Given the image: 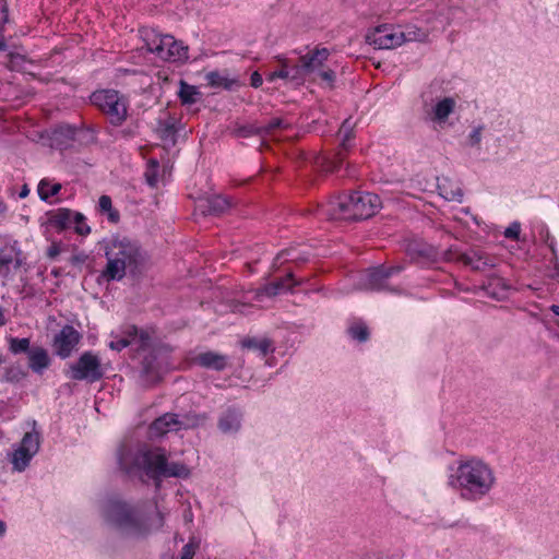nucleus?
<instances>
[{"label":"nucleus","mask_w":559,"mask_h":559,"mask_svg":"<svg viewBox=\"0 0 559 559\" xmlns=\"http://www.w3.org/2000/svg\"><path fill=\"white\" fill-rule=\"evenodd\" d=\"M284 259L285 261H292L296 263H304L309 260V253L305 251H300L296 248H289L281 251L276 258L275 261Z\"/></svg>","instance_id":"32"},{"label":"nucleus","mask_w":559,"mask_h":559,"mask_svg":"<svg viewBox=\"0 0 559 559\" xmlns=\"http://www.w3.org/2000/svg\"><path fill=\"white\" fill-rule=\"evenodd\" d=\"M126 334V336L120 337L117 341H111L108 346L114 350L120 352L138 341V329L135 326H130Z\"/></svg>","instance_id":"30"},{"label":"nucleus","mask_w":559,"mask_h":559,"mask_svg":"<svg viewBox=\"0 0 559 559\" xmlns=\"http://www.w3.org/2000/svg\"><path fill=\"white\" fill-rule=\"evenodd\" d=\"M9 349L13 353V354H21V353H27L32 349L31 348V341L29 338H17V337H11L9 340Z\"/></svg>","instance_id":"36"},{"label":"nucleus","mask_w":559,"mask_h":559,"mask_svg":"<svg viewBox=\"0 0 559 559\" xmlns=\"http://www.w3.org/2000/svg\"><path fill=\"white\" fill-rule=\"evenodd\" d=\"M195 361L203 368L222 371L228 366L229 359L226 355L210 350L199 354Z\"/></svg>","instance_id":"20"},{"label":"nucleus","mask_w":559,"mask_h":559,"mask_svg":"<svg viewBox=\"0 0 559 559\" xmlns=\"http://www.w3.org/2000/svg\"><path fill=\"white\" fill-rule=\"evenodd\" d=\"M12 263V257L0 251V276L9 274V266Z\"/></svg>","instance_id":"45"},{"label":"nucleus","mask_w":559,"mask_h":559,"mask_svg":"<svg viewBox=\"0 0 559 559\" xmlns=\"http://www.w3.org/2000/svg\"><path fill=\"white\" fill-rule=\"evenodd\" d=\"M287 82L295 85H300L305 82L307 74L304 71L302 63L299 61L297 64H290L287 60Z\"/></svg>","instance_id":"33"},{"label":"nucleus","mask_w":559,"mask_h":559,"mask_svg":"<svg viewBox=\"0 0 559 559\" xmlns=\"http://www.w3.org/2000/svg\"><path fill=\"white\" fill-rule=\"evenodd\" d=\"M27 356L28 367L35 373L41 374L50 366L51 359L47 349L43 347H33Z\"/></svg>","instance_id":"22"},{"label":"nucleus","mask_w":559,"mask_h":559,"mask_svg":"<svg viewBox=\"0 0 559 559\" xmlns=\"http://www.w3.org/2000/svg\"><path fill=\"white\" fill-rule=\"evenodd\" d=\"M146 340H147V336H144V334L142 333L141 337H140V341H139L140 346H143L145 344Z\"/></svg>","instance_id":"57"},{"label":"nucleus","mask_w":559,"mask_h":559,"mask_svg":"<svg viewBox=\"0 0 559 559\" xmlns=\"http://www.w3.org/2000/svg\"><path fill=\"white\" fill-rule=\"evenodd\" d=\"M484 129H485L484 126H477L472 129V131L468 133L467 139H466V144L469 147L477 148V150L480 148Z\"/></svg>","instance_id":"37"},{"label":"nucleus","mask_w":559,"mask_h":559,"mask_svg":"<svg viewBox=\"0 0 559 559\" xmlns=\"http://www.w3.org/2000/svg\"><path fill=\"white\" fill-rule=\"evenodd\" d=\"M98 207L102 213L107 214L108 219L111 223H117L119 221V213L118 211L112 209V202L110 197L102 195L98 200Z\"/></svg>","instance_id":"35"},{"label":"nucleus","mask_w":559,"mask_h":559,"mask_svg":"<svg viewBox=\"0 0 559 559\" xmlns=\"http://www.w3.org/2000/svg\"><path fill=\"white\" fill-rule=\"evenodd\" d=\"M405 40V34L391 25H379L366 34V41L377 49H393Z\"/></svg>","instance_id":"11"},{"label":"nucleus","mask_w":559,"mask_h":559,"mask_svg":"<svg viewBox=\"0 0 559 559\" xmlns=\"http://www.w3.org/2000/svg\"><path fill=\"white\" fill-rule=\"evenodd\" d=\"M178 416L175 414H165L155 419L150 426L152 437H162L169 431H178Z\"/></svg>","instance_id":"19"},{"label":"nucleus","mask_w":559,"mask_h":559,"mask_svg":"<svg viewBox=\"0 0 559 559\" xmlns=\"http://www.w3.org/2000/svg\"><path fill=\"white\" fill-rule=\"evenodd\" d=\"M329 55L330 52L326 48H321L301 56L299 59L307 76H311L313 80L319 78L329 85H332L335 80V72L331 69H324V62L328 60Z\"/></svg>","instance_id":"10"},{"label":"nucleus","mask_w":559,"mask_h":559,"mask_svg":"<svg viewBox=\"0 0 559 559\" xmlns=\"http://www.w3.org/2000/svg\"><path fill=\"white\" fill-rule=\"evenodd\" d=\"M118 461L121 469L133 476L144 473L156 479L159 477L186 478L190 475V469L185 464L169 463L166 451L160 448L122 447L118 453Z\"/></svg>","instance_id":"2"},{"label":"nucleus","mask_w":559,"mask_h":559,"mask_svg":"<svg viewBox=\"0 0 559 559\" xmlns=\"http://www.w3.org/2000/svg\"><path fill=\"white\" fill-rule=\"evenodd\" d=\"M444 257L447 260H454V253L452 249H449ZM456 259L464 263L465 265L471 266L475 271H484L487 267L495 266V261L488 254L483 251L472 250L469 252L457 254Z\"/></svg>","instance_id":"14"},{"label":"nucleus","mask_w":559,"mask_h":559,"mask_svg":"<svg viewBox=\"0 0 559 559\" xmlns=\"http://www.w3.org/2000/svg\"><path fill=\"white\" fill-rule=\"evenodd\" d=\"M316 165L321 168L322 171H334L337 168V163L331 160L324 156H318L316 158Z\"/></svg>","instance_id":"43"},{"label":"nucleus","mask_w":559,"mask_h":559,"mask_svg":"<svg viewBox=\"0 0 559 559\" xmlns=\"http://www.w3.org/2000/svg\"><path fill=\"white\" fill-rule=\"evenodd\" d=\"M104 376L100 359L92 352L83 353L80 358L70 365L69 378L75 381L96 382Z\"/></svg>","instance_id":"9"},{"label":"nucleus","mask_w":559,"mask_h":559,"mask_svg":"<svg viewBox=\"0 0 559 559\" xmlns=\"http://www.w3.org/2000/svg\"><path fill=\"white\" fill-rule=\"evenodd\" d=\"M7 531V525L4 522L0 521V536H3Z\"/></svg>","instance_id":"55"},{"label":"nucleus","mask_w":559,"mask_h":559,"mask_svg":"<svg viewBox=\"0 0 559 559\" xmlns=\"http://www.w3.org/2000/svg\"><path fill=\"white\" fill-rule=\"evenodd\" d=\"M349 335L359 342H365L368 340L369 333L368 329L365 324L358 323L355 325H352L348 330Z\"/></svg>","instance_id":"40"},{"label":"nucleus","mask_w":559,"mask_h":559,"mask_svg":"<svg viewBox=\"0 0 559 559\" xmlns=\"http://www.w3.org/2000/svg\"><path fill=\"white\" fill-rule=\"evenodd\" d=\"M23 438L13 450L10 459L12 469L17 473L24 472L29 466L41 444V432L35 419L27 420Z\"/></svg>","instance_id":"6"},{"label":"nucleus","mask_w":559,"mask_h":559,"mask_svg":"<svg viewBox=\"0 0 559 559\" xmlns=\"http://www.w3.org/2000/svg\"><path fill=\"white\" fill-rule=\"evenodd\" d=\"M99 511L104 523L128 539H143L164 524L163 514L147 501L112 497L100 503Z\"/></svg>","instance_id":"1"},{"label":"nucleus","mask_w":559,"mask_h":559,"mask_svg":"<svg viewBox=\"0 0 559 559\" xmlns=\"http://www.w3.org/2000/svg\"><path fill=\"white\" fill-rule=\"evenodd\" d=\"M197 548L198 544H195L192 540L189 542L187 545L182 547L180 559H193Z\"/></svg>","instance_id":"46"},{"label":"nucleus","mask_w":559,"mask_h":559,"mask_svg":"<svg viewBox=\"0 0 559 559\" xmlns=\"http://www.w3.org/2000/svg\"><path fill=\"white\" fill-rule=\"evenodd\" d=\"M81 338L82 335L72 325H64L53 337L52 347L56 355L62 359L70 357Z\"/></svg>","instance_id":"12"},{"label":"nucleus","mask_w":559,"mask_h":559,"mask_svg":"<svg viewBox=\"0 0 559 559\" xmlns=\"http://www.w3.org/2000/svg\"><path fill=\"white\" fill-rule=\"evenodd\" d=\"M550 310H551L556 316H558V317H559V306H557V305H552V306L550 307Z\"/></svg>","instance_id":"56"},{"label":"nucleus","mask_w":559,"mask_h":559,"mask_svg":"<svg viewBox=\"0 0 559 559\" xmlns=\"http://www.w3.org/2000/svg\"><path fill=\"white\" fill-rule=\"evenodd\" d=\"M438 190L439 194L447 201L462 202V189L450 180L443 179L442 182L438 185Z\"/></svg>","instance_id":"24"},{"label":"nucleus","mask_w":559,"mask_h":559,"mask_svg":"<svg viewBox=\"0 0 559 559\" xmlns=\"http://www.w3.org/2000/svg\"><path fill=\"white\" fill-rule=\"evenodd\" d=\"M58 253H59V250H58V248H57V247H51V248L49 249V251H48V255H49L50 258L56 257Z\"/></svg>","instance_id":"52"},{"label":"nucleus","mask_w":559,"mask_h":559,"mask_svg":"<svg viewBox=\"0 0 559 559\" xmlns=\"http://www.w3.org/2000/svg\"><path fill=\"white\" fill-rule=\"evenodd\" d=\"M60 190V183H51L48 179H41L37 188L38 195L43 201H47L50 197L58 194Z\"/></svg>","instance_id":"34"},{"label":"nucleus","mask_w":559,"mask_h":559,"mask_svg":"<svg viewBox=\"0 0 559 559\" xmlns=\"http://www.w3.org/2000/svg\"><path fill=\"white\" fill-rule=\"evenodd\" d=\"M177 120L174 117H169L165 121H159L157 132L162 140L175 144L177 134Z\"/></svg>","instance_id":"28"},{"label":"nucleus","mask_w":559,"mask_h":559,"mask_svg":"<svg viewBox=\"0 0 559 559\" xmlns=\"http://www.w3.org/2000/svg\"><path fill=\"white\" fill-rule=\"evenodd\" d=\"M455 105L456 103L454 98L444 97L438 100L433 106L425 109L426 118L442 127L447 122L449 116L454 111Z\"/></svg>","instance_id":"15"},{"label":"nucleus","mask_w":559,"mask_h":559,"mask_svg":"<svg viewBox=\"0 0 559 559\" xmlns=\"http://www.w3.org/2000/svg\"><path fill=\"white\" fill-rule=\"evenodd\" d=\"M205 80L207 84L215 88H225L230 90L234 84H236V80L230 79L226 73H222L218 71H211L205 74Z\"/></svg>","instance_id":"27"},{"label":"nucleus","mask_w":559,"mask_h":559,"mask_svg":"<svg viewBox=\"0 0 559 559\" xmlns=\"http://www.w3.org/2000/svg\"><path fill=\"white\" fill-rule=\"evenodd\" d=\"M207 421L205 414H186L181 418L178 417L179 430L192 429L203 426Z\"/></svg>","instance_id":"29"},{"label":"nucleus","mask_w":559,"mask_h":559,"mask_svg":"<svg viewBox=\"0 0 559 559\" xmlns=\"http://www.w3.org/2000/svg\"><path fill=\"white\" fill-rule=\"evenodd\" d=\"M353 126L354 124L349 121V119H346L338 130L337 135L341 139L342 146L344 148H346V142L349 141L353 136Z\"/></svg>","instance_id":"42"},{"label":"nucleus","mask_w":559,"mask_h":559,"mask_svg":"<svg viewBox=\"0 0 559 559\" xmlns=\"http://www.w3.org/2000/svg\"><path fill=\"white\" fill-rule=\"evenodd\" d=\"M298 283L294 281L293 273H288L286 277L280 278L277 281L264 285L261 288H258L254 292V299L260 301L262 300L263 296L274 297L283 292L292 289Z\"/></svg>","instance_id":"16"},{"label":"nucleus","mask_w":559,"mask_h":559,"mask_svg":"<svg viewBox=\"0 0 559 559\" xmlns=\"http://www.w3.org/2000/svg\"><path fill=\"white\" fill-rule=\"evenodd\" d=\"M278 61H280V66H281L280 69L271 72L266 76V80L269 82H273L276 79H282V80L287 81V75H288V73H287V59L286 58H280Z\"/></svg>","instance_id":"41"},{"label":"nucleus","mask_w":559,"mask_h":559,"mask_svg":"<svg viewBox=\"0 0 559 559\" xmlns=\"http://www.w3.org/2000/svg\"><path fill=\"white\" fill-rule=\"evenodd\" d=\"M75 213L69 209H58L51 214L50 223L61 229L72 228Z\"/></svg>","instance_id":"26"},{"label":"nucleus","mask_w":559,"mask_h":559,"mask_svg":"<svg viewBox=\"0 0 559 559\" xmlns=\"http://www.w3.org/2000/svg\"><path fill=\"white\" fill-rule=\"evenodd\" d=\"M3 362L2 356L0 355V365Z\"/></svg>","instance_id":"59"},{"label":"nucleus","mask_w":559,"mask_h":559,"mask_svg":"<svg viewBox=\"0 0 559 559\" xmlns=\"http://www.w3.org/2000/svg\"><path fill=\"white\" fill-rule=\"evenodd\" d=\"M241 345L243 348L258 352L261 356H265L269 353L274 350L271 340H269L266 337H263V338L249 337V338L243 340L241 342Z\"/></svg>","instance_id":"25"},{"label":"nucleus","mask_w":559,"mask_h":559,"mask_svg":"<svg viewBox=\"0 0 559 559\" xmlns=\"http://www.w3.org/2000/svg\"><path fill=\"white\" fill-rule=\"evenodd\" d=\"M13 87L10 83H3L0 86V99L10 100L13 96Z\"/></svg>","instance_id":"48"},{"label":"nucleus","mask_w":559,"mask_h":559,"mask_svg":"<svg viewBox=\"0 0 559 559\" xmlns=\"http://www.w3.org/2000/svg\"><path fill=\"white\" fill-rule=\"evenodd\" d=\"M162 364L155 352L148 353L142 360L141 376L146 384L156 383L160 379Z\"/></svg>","instance_id":"18"},{"label":"nucleus","mask_w":559,"mask_h":559,"mask_svg":"<svg viewBox=\"0 0 559 559\" xmlns=\"http://www.w3.org/2000/svg\"><path fill=\"white\" fill-rule=\"evenodd\" d=\"M24 372L17 367H11L5 370L4 380L8 382H17L24 378Z\"/></svg>","instance_id":"44"},{"label":"nucleus","mask_w":559,"mask_h":559,"mask_svg":"<svg viewBox=\"0 0 559 559\" xmlns=\"http://www.w3.org/2000/svg\"><path fill=\"white\" fill-rule=\"evenodd\" d=\"M5 323H7V320L4 318L2 308L0 307V326L4 325Z\"/></svg>","instance_id":"54"},{"label":"nucleus","mask_w":559,"mask_h":559,"mask_svg":"<svg viewBox=\"0 0 559 559\" xmlns=\"http://www.w3.org/2000/svg\"><path fill=\"white\" fill-rule=\"evenodd\" d=\"M242 413L236 407H228L217 420V427L224 435H235L241 428Z\"/></svg>","instance_id":"17"},{"label":"nucleus","mask_w":559,"mask_h":559,"mask_svg":"<svg viewBox=\"0 0 559 559\" xmlns=\"http://www.w3.org/2000/svg\"><path fill=\"white\" fill-rule=\"evenodd\" d=\"M92 103L106 115L112 126H121L128 116V103L123 95L115 90L94 92Z\"/></svg>","instance_id":"7"},{"label":"nucleus","mask_w":559,"mask_h":559,"mask_svg":"<svg viewBox=\"0 0 559 559\" xmlns=\"http://www.w3.org/2000/svg\"><path fill=\"white\" fill-rule=\"evenodd\" d=\"M147 50L169 62H186L189 58L188 46L168 34H154L146 38Z\"/></svg>","instance_id":"8"},{"label":"nucleus","mask_w":559,"mask_h":559,"mask_svg":"<svg viewBox=\"0 0 559 559\" xmlns=\"http://www.w3.org/2000/svg\"><path fill=\"white\" fill-rule=\"evenodd\" d=\"M28 193H29V189L27 188V186H24V187L22 188L21 192H20V198H22V199H23V198L27 197V195H28Z\"/></svg>","instance_id":"53"},{"label":"nucleus","mask_w":559,"mask_h":559,"mask_svg":"<svg viewBox=\"0 0 559 559\" xmlns=\"http://www.w3.org/2000/svg\"><path fill=\"white\" fill-rule=\"evenodd\" d=\"M521 231V225L520 223H512L506 230H504V237L510 239H518Z\"/></svg>","instance_id":"47"},{"label":"nucleus","mask_w":559,"mask_h":559,"mask_svg":"<svg viewBox=\"0 0 559 559\" xmlns=\"http://www.w3.org/2000/svg\"><path fill=\"white\" fill-rule=\"evenodd\" d=\"M72 227L81 236H86L91 233L90 226L85 223V216L80 212L75 213Z\"/></svg>","instance_id":"39"},{"label":"nucleus","mask_w":559,"mask_h":559,"mask_svg":"<svg viewBox=\"0 0 559 559\" xmlns=\"http://www.w3.org/2000/svg\"><path fill=\"white\" fill-rule=\"evenodd\" d=\"M121 134H122L123 136H132V135H133V133H132L131 131H129V130H122V131H121Z\"/></svg>","instance_id":"58"},{"label":"nucleus","mask_w":559,"mask_h":559,"mask_svg":"<svg viewBox=\"0 0 559 559\" xmlns=\"http://www.w3.org/2000/svg\"><path fill=\"white\" fill-rule=\"evenodd\" d=\"M288 124L284 122L283 119L278 117L272 118L267 123H260V128H262L261 133L262 135H267L273 133L276 129L281 128H287Z\"/></svg>","instance_id":"38"},{"label":"nucleus","mask_w":559,"mask_h":559,"mask_svg":"<svg viewBox=\"0 0 559 559\" xmlns=\"http://www.w3.org/2000/svg\"><path fill=\"white\" fill-rule=\"evenodd\" d=\"M145 176H146L147 183L151 187H154L156 185V182H157V177H156L155 173L153 170L152 171H147L145 174Z\"/></svg>","instance_id":"51"},{"label":"nucleus","mask_w":559,"mask_h":559,"mask_svg":"<svg viewBox=\"0 0 559 559\" xmlns=\"http://www.w3.org/2000/svg\"><path fill=\"white\" fill-rule=\"evenodd\" d=\"M250 83H251V86L254 87V88H258L262 85L263 83V80H262V76L259 72L254 71L252 74H251V78H250Z\"/></svg>","instance_id":"49"},{"label":"nucleus","mask_w":559,"mask_h":559,"mask_svg":"<svg viewBox=\"0 0 559 559\" xmlns=\"http://www.w3.org/2000/svg\"><path fill=\"white\" fill-rule=\"evenodd\" d=\"M105 257L107 264L100 276L106 282L121 281L127 272H140L146 260L145 252L136 241L121 236L108 240Z\"/></svg>","instance_id":"4"},{"label":"nucleus","mask_w":559,"mask_h":559,"mask_svg":"<svg viewBox=\"0 0 559 559\" xmlns=\"http://www.w3.org/2000/svg\"><path fill=\"white\" fill-rule=\"evenodd\" d=\"M261 130L262 128H260V123H236L231 130V133L236 138H250L253 135H262Z\"/></svg>","instance_id":"31"},{"label":"nucleus","mask_w":559,"mask_h":559,"mask_svg":"<svg viewBox=\"0 0 559 559\" xmlns=\"http://www.w3.org/2000/svg\"><path fill=\"white\" fill-rule=\"evenodd\" d=\"M201 93L197 86L180 80L178 97L182 105H193L200 99Z\"/></svg>","instance_id":"23"},{"label":"nucleus","mask_w":559,"mask_h":559,"mask_svg":"<svg viewBox=\"0 0 559 559\" xmlns=\"http://www.w3.org/2000/svg\"><path fill=\"white\" fill-rule=\"evenodd\" d=\"M231 206L230 201L223 195H213L200 202L199 207L204 214L219 216Z\"/></svg>","instance_id":"21"},{"label":"nucleus","mask_w":559,"mask_h":559,"mask_svg":"<svg viewBox=\"0 0 559 559\" xmlns=\"http://www.w3.org/2000/svg\"><path fill=\"white\" fill-rule=\"evenodd\" d=\"M382 206L380 198L370 192L355 191L332 198L320 204L317 214L326 219H367Z\"/></svg>","instance_id":"5"},{"label":"nucleus","mask_w":559,"mask_h":559,"mask_svg":"<svg viewBox=\"0 0 559 559\" xmlns=\"http://www.w3.org/2000/svg\"><path fill=\"white\" fill-rule=\"evenodd\" d=\"M403 270L402 266H391V267H384V266H378L369 269L362 276L361 282L359 284L360 288L362 289H370V290H380L385 288V282L386 280Z\"/></svg>","instance_id":"13"},{"label":"nucleus","mask_w":559,"mask_h":559,"mask_svg":"<svg viewBox=\"0 0 559 559\" xmlns=\"http://www.w3.org/2000/svg\"><path fill=\"white\" fill-rule=\"evenodd\" d=\"M250 306L247 304L236 302L235 305H233L231 310L235 313L246 314Z\"/></svg>","instance_id":"50"},{"label":"nucleus","mask_w":559,"mask_h":559,"mask_svg":"<svg viewBox=\"0 0 559 559\" xmlns=\"http://www.w3.org/2000/svg\"><path fill=\"white\" fill-rule=\"evenodd\" d=\"M497 481L493 468L484 460L471 456L461 459L451 467L448 485L467 501H479L492 490Z\"/></svg>","instance_id":"3"}]
</instances>
